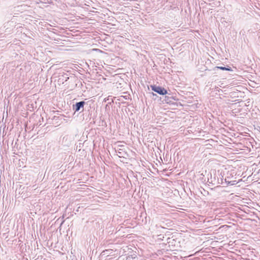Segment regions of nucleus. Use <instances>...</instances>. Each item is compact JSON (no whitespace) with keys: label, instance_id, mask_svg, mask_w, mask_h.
Instances as JSON below:
<instances>
[{"label":"nucleus","instance_id":"obj_1","mask_svg":"<svg viewBox=\"0 0 260 260\" xmlns=\"http://www.w3.org/2000/svg\"><path fill=\"white\" fill-rule=\"evenodd\" d=\"M151 87H152V90H153V91L160 95H164L167 94V90H166L164 88H162L156 85H152L151 86Z\"/></svg>","mask_w":260,"mask_h":260},{"label":"nucleus","instance_id":"obj_2","mask_svg":"<svg viewBox=\"0 0 260 260\" xmlns=\"http://www.w3.org/2000/svg\"><path fill=\"white\" fill-rule=\"evenodd\" d=\"M85 105V102L84 101H81L79 103H76L75 104L74 107H73V109H74L75 112H78L81 109H83V106Z\"/></svg>","mask_w":260,"mask_h":260},{"label":"nucleus","instance_id":"obj_3","mask_svg":"<svg viewBox=\"0 0 260 260\" xmlns=\"http://www.w3.org/2000/svg\"><path fill=\"white\" fill-rule=\"evenodd\" d=\"M215 69H220L222 71H231L230 68H226V67H215Z\"/></svg>","mask_w":260,"mask_h":260},{"label":"nucleus","instance_id":"obj_4","mask_svg":"<svg viewBox=\"0 0 260 260\" xmlns=\"http://www.w3.org/2000/svg\"><path fill=\"white\" fill-rule=\"evenodd\" d=\"M118 156H119V157H121V155H121V152H118Z\"/></svg>","mask_w":260,"mask_h":260},{"label":"nucleus","instance_id":"obj_5","mask_svg":"<svg viewBox=\"0 0 260 260\" xmlns=\"http://www.w3.org/2000/svg\"><path fill=\"white\" fill-rule=\"evenodd\" d=\"M107 251H108V250H106V251H104V253L107 252Z\"/></svg>","mask_w":260,"mask_h":260}]
</instances>
